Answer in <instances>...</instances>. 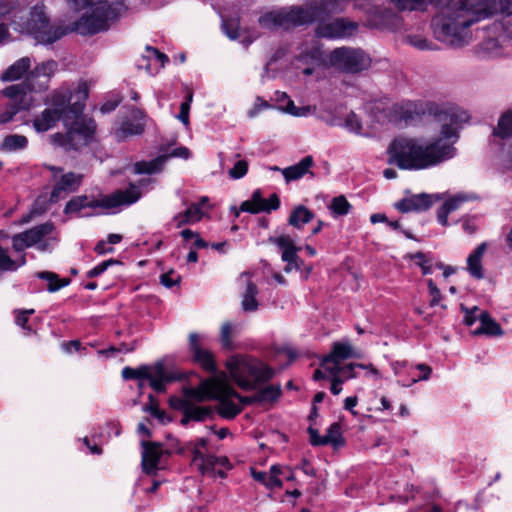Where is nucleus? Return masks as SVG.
<instances>
[{"label": "nucleus", "mask_w": 512, "mask_h": 512, "mask_svg": "<svg viewBox=\"0 0 512 512\" xmlns=\"http://www.w3.org/2000/svg\"><path fill=\"white\" fill-rule=\"evenodd\" d=\"M29 84H13L2 90L3 96L9 99L3 111L0 112V125L14 121L17 115L24 119L29 111L33 98L29 95Z\"/></svg>", "instance_id": "6e6552de"}, {"label": "nucleus", "mask_w": 512, "mask_h": 512, "mask_svg": "<svg viewBox=\"0 0 512 512\" xmlns=\"http://www.w3.org/2000/svg\"><path fill=\"white\" fill-rule=\"evenodd\" d=\"M232 380L244 390H254L273 376V371L255 358L236 355L226 362Z\"/></svg>", "instance_id": "423d86ee"}, {"label": "nucleus", "mask_w": 512, "mask_h": 512, "mask_svg": "<svg viewBox=\"0 0 512 512\" xmlns=\"http://www.w3.org/2000/svg\"><path fill=\"white\" fill-rule=\"evenodd\" d=\"M275 100L280 104V108L295 117H306L313 113L315 108L311 106H295L294 102L290 99V97L285 92L277 91L275 93Z\"/></svg>", "instance_id": "bb28decb"}, {"label": "nucleus", "mask_w": 512, "mask_h": 512, "mask_svg": "<svg viewBox=\"0 0 512 512\" xmlns=\"http://www.w3.org/2000/svg\"><path fill=\"white\" fill-rule=\"evenodd\" d=\"M31 67V59L29 57H22L10 65L1 75L3 82L15 81L27 73Z\"/></svg>", "instance_id": "473e14b6"}, {"label": "nucleus", "mask_w": 512, "mask_h": 512, "mask_svg": "<svg viewBox=\"0 0 512 512\" xmlns=\"http://www.w3.org/2000/svg\"><path fill=\"white\" fill-rule=\"evenodd\" d=\"M357 368L356 364L350 363L344 366H337V368L333 371H327L329 375H336L339 379H341L343 382L353 379L357 377V374L355 372V369Z\"/></svg>", "instance_id": "49530a36"}, {"label": "nucleus", "mask_w": 512, "mask_h": 512, "mask_svg": "<svg viewBox=\"0 0 512 512\" xmlns=\"http://www.w3.org/2000/svg\"><path fill=\"white\" fill-rule=\"evenodd\" d=\"M133 117L136 119V120H141V121H138L136 122L135 124H129L126 128H136V129H139V128H144L146 126H149L150 124L148 123L147 119H146V116L145 114L141 111V110H134L133 111Z\"/></svg>", "instance_id": "13d9d810"}, {"label": "nucleus", "mask_w": 512, "mask_h": 512, "mask_svg": "<svg viewBox=\"0 0 512 512\" xmlns=\"http://www.w3.org/2000/svg\"><path fill=\"white\" fill-rule=\"evenodd\" d=\"M427 285H428L429 293L432 296V299L430 301V305L431 306H436L439 303L440 299H441V292L437 288L436 284L433 282L432 279H429L427 281Z\"/></svg>", "instance_id": "4d7b16f0"}, {"label": "nucleus", "mask_w": 512, "mask_h": 512, "mask_svg": "<svg viewBox=\"0 0 512 512\" xmlns=\"http://www.w3.org/2000/svg\"><path fill=\"white\" fill-rule=\"evenodd\" d=\"M206 380H211L218 388L219 394L212 399L219 401L217 406L218 414L225 419H233L241 413V404L234 401V395L231 393L232 388L225 382V377H211Z\"/></svg>", "instance_id": "4468645a"}, {"label": "nucleus", "mask_w": 512, "mask_h": 512, "mask_svg": "<svg viewBox=\"0 0 512 512\" xmlns=\"http://www.w3.org/2000/svg\"><path fill=\"white\" fill-rule=\"evenodd\" d=\"M490 145L502 158L507 169H512V130H493Z\"/></svg>", "instance_id": "aec40b11"}, {"label": "nucleus", "mask_w": 512, "mask_h": 512, "mask_svg": "<svg viewBox=\"0 0 512 512\" xmlns=\"http://www.w3.org/2000/svg\"><path fill=\"white\" fill-rule=\"evenodd\" d=\"M231 393H233L234 397L238 400V404H241V410L244 406L251 404L256 401V394L253 396H241L239 393H237L233 388L231 390Z\"/></svg>", "instance_id": "0e129e2a"}, {"label": "nucleus", "mask_w": 512, "mask_h": 512, "mask_svg": "<svg viewBox=\"0 0 512 512\" xmlns=\"http://www.w3.org/2000/svg\"><path fill=\"white\" fill-rule=\"evenodd\" d=\"M117 263H118V261H116L114 259L105 260V261L101 262L100 264H98L97 266H95L94 268L90 269L87 272V277H89V278L97 277V276L101 275L104 271H106V269L109 266L117 264Z\"/></svg>", "instance_id": "603ef678"}, {"label": "nucleus", "mask_w": 512, "mask_h": 512, "mask_svg": "<svg viewBox=\"0 0 512 512\" xmlns=\"http://www.w3.org/2000/svg\"><path fill=\"white\" fill-rule=\"evenodd\" d=\"M207 444H208L207 439L199 438L194 442L191 441V442L187 443L186 448L184 449V448L179 447L178 440L173 438V439H171L169 453H172V452L183 453L185 450H187V451H190L194 457L196 450L203 451L204 449H206Z\"/></svg>", "instance_id": "a19ab883"}, {"label": "nucleus", "mask_w": 512, "mask_h": 512, "mask_svg": "<svg viewBox=\"0 0 512 512\" xmlns=\"http://www.w3.org/2000/svg\"><path fill=\"white\" fill-rule=\"evenodd\" d=\"M328 208L334 217H339L347 215L352 206L344 195H339L331 200Z\"/></svg>", "instance_id": "79ce46f5"}, {"label": "nucleus", "mask_w": 512, "mask_h": 512, "mask_svg": "<svg viewBox=\"0 0 512 512\" xmlns=\"http://www.w3.org/2000/svg\"><path fill=\"white\" fill-rule=\"evenodd\" d=\"M180 281V275H178L174 270H170L160 275V283L166 288H172L173 286L178 285Z\"/></svg>", "instance_id": "8fccbe9b"}, {"label": "nucleus", "mask_w": 512, "mask_h": 512, "mask_svg": "<svg viewBox=\"0 0 512 512\" xmlns=\"http://www.w3.org/2000/svg\"><path fill=\"white\" fill-rule=\"evenodd\" d=\"M247 171H248V163H247V161L239 160L229 170V175L233 179H240L244 175H246Z\"/></svg>", "instance_id": "3c124183"}, {"label": "nucleus", "mask_w": 512, "mask_h": 512, "mask_svg": "<svg viewBox=\"0 0 512 512\" xmlns=\"http://www.w3.org/2000/svg\"><path fill=\"white\" fill-rule=\"evenodd\" d=\"M329 60L333 67L352 74L366 70L371 63L369 56L363 50L351 47L334 49L330 53Z\"/></svg>", "instance_id": "1a4fd4ad"}, {"label": "nucleus", "mask_w": 512, "mask_h": 512, "mask_svg": "<svg viewBox=\"0 0 512 512\" xmlns=\"http://www.w3.org/2000/svg\"><path fill=\"white\" fill-rule=\"evenodd\" d=\"M328 377L331 378V387H330L331 393L334 395L340 394L342 391V384L344 382L341 379H339L335 374L334 375L328 374Z\"/></svg>", "instance_id": "774afa93"}, {"label": "nucleus", "mask_w": 512, "mask_h": 512, "mask_svg": "<svg viewBox=\"0 0 512 512\" xmlns=\"http://www.w3.org/2000/svg\"><path fill=\"white\" fill-rule=\"evenodd\" d=\"M433 119L442 123L441 128H451L452 125L466 124L471 119L468 110L454 103H437L434 101Z\"/></svg>", "instance_id": "ddd939ff"}, {"label": "nucleus", "mask_w": 512, "mask_h": 512, "mask_svg": "<svg viewBox=\"0 0 512 512\" xmlns=\"http://www.w3.org/2000/svg\"><path fill=\"white\" fill-rule=\"evenodd\" d=\"M192 461L198 467L201 474L206 475L211 474V472H215V467L218 465L219 457L196 450Z\"/></svg>", "instance_id": "72a5a7b5"}, {"label": "nucleus", "mask_w": 512, "mask_h": 512, "mask_svg": "<svg viewBox=\"0 0 512 512\" xmlns=\"http://www.w3.org/2000/svg\"><path fill=\"white\" fill-rule=\"evenodd\" d=\"M280 207V199L277 194H272L269 199H264L261 190L257 189L252 193L249 200L241 203L240 210L251 214L260 212L270 213Z\"/></svg>", "instance_id": "6ab92c4d"}, {"label": "nucleus", "mask_w": 512, "mask_h": 512, "mask_svg": "<svg viewBox=\"0 0 512 512\" xmlns=\"http://www.w3.org/2000/svg\"><path fill=\"white\" fill-rule=\"evenodd\" d=\"M326 444H332L335 447L343 444V437L341 433V426L339 423H333L327 430L324 436Z\"/></svg>", "instance_id": "de8ad7c7"}, {"label": "nucleus", "mask_w": 512, "mask_h": 512, "mask_svg": "<svg viewBox=\"0 0 512 512\" xmlns=\"http://www.w3.org/2000/svg\"><path fill=\"white\" fill-rule=\"evenodd\" d=\"M65 114L52 107L46 108L33 122V128H53L61 120L65 126Z\"/></svg>", "instance_id": "2f4dec72"}, {"label": "nucleus", "mask_w": 512, "mask_h": 512, "mask_svg": "<svg viewBox=\"0 0 512 512\" xmlns=\"http://www.w3.org/2000/svg\"><path fill=\"white\" fill-rule=\"evenodd\" d=\"M122 377L125 380H148L151 388L158 393L164 392L166 383L172 380V378L168 376L162 362H157L153 366L142 365L138 368L124 367Z\"/></svg>", "instance_id": "f8f14e48"}, {"label": "nucleus", "mask_w": 512, "mask_h": 512, "mask_svg": "<svg viewBox=\"0 0 512 512\" xmlns=\"http://www.w3.org/2000/svg\"><path fill=\"white\" fill-rule=\"evenodd\" d=\"M416 369H418L421 373L417 377H413L409 383H403L402 385L404 387H410L419 381H426L430 378L432 373L430 366L424 363H420L416 365Z\"/></svg>", "instance_id": "09e8293b"}, {"label": "nucleus", "mask_w": 512, "mask_h": 512, "mask_svg": "<svg viewBox=\"0 0 512 512\" xmlns=\"http://www.w3.org/2000/svg\"><path fill=\"white\" fill-rule=\"evenodd\" d=\"M240 281L246 284V289L242 299V308L244 311L253 312L258 308L256 295L258 293L257 287L250 280L249 273H243L240 276Z\"/></svg>", "instance_id": "c85d7f7f"}, {"label": "nucleus", "mask_w": 512, "mask_h": 512, "mask_svg": "<svg viewBox=\"0 0 512 512\" xmlns=\"http://www.w3.org/2000/svg\"><path fill=\"white\" fill-rule=\"evenodd\" d=\"M433 106L434 101H404L392 105L388 116L395 124L403 122L408 125L425 116L433 118Z\"/></svg>", "instance_id": "9b49d317"}, {"label": "nucleus", "mask_w": 512, "mask_h": 512, "mask_svg": "<svg viewBox=\"0 0 512 512\" xmlns=\"http://www.w3.org/2000/svg\"><path fill=\"white\" fill-rule=\"evenodd\" d=\"M28 140L23 135L12 134L4 138L0 144V150L3 152H16L27 147Z\"/></svg>", "instance_id": "58836bf2"}, {"label": "nucleus", "mask_w": 512, "mask_h": 512, "mask_svg": "<svg viewBox=\"0 0 512 512\" xmlns=\"http://www.w3.org/2000/svg\"><path fill=\"white\" fill-rule=\"evenodd\" d=\"M76 10L90 8L74 21L69 31L80 35H95L107 31L111 24L120 19L127 11L124 0L108 2L107 0H69ZM27 30L38 44L49 45L60 40L68 33V29L52 25L43 4H36L30 11Z\"/></svg>", "instance_id": "f257e3e1"}, {"label": "nucleus", "mask_w": 512, "mask_h": 512, "mask_svg": "<svg viewBox=\"0 0 512 512\" xmlns=\"http://www.w3.org/2000/svg\"><path fill=\"white\" fill-rule=\"evenodd\" d=\"M501 7L492 12L491 17L500 15L501 19L492 26L491 33L478 45V53L484 58H495L502 54L504 46L512 41V1L499 0Z\"/></svg>", "instance_id": "0eeeda50"}, {"label": "nucleus", "mask_w": 512, "mask_h": 512, "mask_svg": "<svg viewBox=\"0 0 512 512\" xmlns=\"http://www.w3.org/2000/svg\"><path fill=\"white\" fill-rule=\"evenodd\" d=\"M308 432L310 435V442L312 445H315V446L326 445L324 436H320L316 429L309 428Z\"/></svg>", "instance_id": "338daca9"}, {"label": "nucleus", "mask_w": 512, "mask_h": 512, "mask_svg": "<svg viewBox=\"0 0 512 512\" xmlns=\"http://www.w3.org/2000/svg\"><path fill=\"white\" fill-rule=\"evenodd\" d=\"M459 130H438L429 138L397 137L387 148L388 162L399 169L426 170L454 159Z\"/></svg>", "instance_id": "f03ea898"}, {"label": "nucleus", "mask_w": 512, "mask_h": 512, "mask_svg": "<svg viewBox=\"0 0 512 512\" xmlns=\"http://www.w3.org/2000/svg\"><path fill=\"white\" fill-rule=\"evenodd\" d=\"M281 388L277 385H269L259 390L256 393V401L258 402H273L279 398Z\"/></svg>", "instance_id": "c03bdc74"}, {"label": "nucleus", "mask_w": 512, "mask_h": 512, "mask_svg": "<svg viewBox=\"0 0 512 512\" xmlns=\"http://www.w3.org/2000/svg\"><path fill=\"white\" fill-rule=\"evenodd\" d=\"M357 357L358 354L348 342H336L331 352L322 359L321 367L325 371H333L341 365L342 361Z\"/></svg>", "instance_id": "412c9836"}, {"label": "nucleus", "mask_w": 512, "mask_h": 512, "mask_svg": "<svg viewBox=\"0 0 512 512\" xmlns=\"http://www.w3.org/2000/svg\"><path fill=\"white\" fill-rule=\"evenodd\" d=\"M37 276L48 281L49 292H56L70 283L68 279H59L58 275L53 272H39Z\"/></svg>", "instance_id": "37998d69"}, {"label": "nucleus", "mask_w": 512, "mask_h": 512, "mask_svg": "<svg viewBox=\"0 0 512 512\" xmlns=\"http://www.w3.org/2000/svg\"><path fill=\"white\" fill-rule=\"evenodd\" d=\"M345 128H362L358 116L352 111L345 118Z\"/></svg>", "instance_id": "69168bd1"}, {"label": "nucleus", "mask_w": 512, "mask_h": 512, "mask_svg": "<svg viewBox=\"0 0 512 512\" xmlns=\"http://www.w3.org/2000/svg\"><path fill=\"white\" fill-rule=\"evenodd\" d=\"M58 64L54 60H48L38 64L20 84H29V95L32 92L44 91L48 88L50 78L57 70Z\"/></svg>", "instance_id": "f3484780"}, {"label": "nucleus", "mask_w": 512, "mask_h": 512, "mask_svg": "<svg viewBox=\"0 0 512 512\" xmlns=\"http://www.w3.org/2000/svg\"><path fill=\"white\" fill-rule=\"evenodd\" d=\"M152 61L159 62L160 67L163 68L165 66V63L169 61V58L166 54L160 52L158 49L151 46H147L146 55L142 57L141 62L138 61L137 66L138 68L145 67V69L148 72H150V66Z\"/></svg>", "instance_id": "c9c22d12"}, {"label": "nucleus", "mask_w": 512, "mask_h": 512, "mask_svg": "<svg viewBox=\"0 0 512 512\" xmlns=\"http://www.w3.org/2000/svg\"><path fill=\"white\" fill-rule=\"evenodd\" d=\"M141 197L138 186L130 184L126 190H117L110 195H81L73 197L65 207V213H80L83 209L89 208L92 213H84L82 216L99 215L122 205H131Z\"/></svg>", "instance_id": "39448f33"}, {"label": "nucleus", "mask_w": 512, "mask_h": 512, "mask_svg": "<svg viewBox=\"0 0 512 512\" xmlns=\"http://www.w3.org/2000/svg\"><path fill=\"white\" fill-rule=\"evenodd\" d=\"M74 96L76 101L70 105L73 94L68 88L61 87L51 93L46 104L65 114V128H96L95 120L83 113L88 98L86 84H80L74 91Z\"/></svg>", "instance_id": "20e7f679"}, {"label": "nucleus", "mask_w": 512, "mask_h": 512, "mask_svg": "<svg viewBox=\"0 0 512 512\" xmlns=\"http://www.w3.org/2000/svg\"><path fill=\"white\" fill-rule=\"evenodd\" d=\"M161 154L150 161H139L134 165L135 174H155L163 170V167L170 157L189 159L191 152L187 147L181 146L174 148L171 152L160 148Z\"/></svg>", "instance_id": "2eb2a0df"}, {"label": "nucleus", "mask_w": 512, "mask_h": 512, "mask_svg": "<svg viewBox=\"0 0 512 512\" xmlns=\"http://www.w3.org/2000/svg\"><path fill=\"white\" fill-rule=\"evenodd\" d=\"M232 325L228 322L222 324L221 326V343L224 348L231 349L232 348Z\"/></svg>", "instance_id": "864d4df0"}, {"label": "nucleus", "mask_w": 512, "mask_h": 512, "mask_svg": "<svg viewBox=\"0 0 512 512\" xmlns=\"http://www.w3.org/2000/svg\"><path fill=\"white\" fill-rule=\"evenodd\" d=\"M82 182V175L75 174L72 172L63 174L60 179L56 182L52 192L50 200L52 202H57L60 198L63 197L62 194H67L72 191H75Z\"/></svg>", "instance_id": "a878e982"}, {"label": "nucleus", "mask_w": 512, "mask_h": 512, "mask_svg": "<svg viewBox=\"0 0 512 512\" xmlns=\"http://www.w3.org/2000/svg\"><path fill=\"white\" fill-rule=\"evenodd\" d=\"M476 197L472 193H458L448 198L437 211V220L442 226L448 225L450 213L458 210L465 202L472 201Z\"/></svg>", "instance_id": "393cba45"}, {"label": "nucleus", "mask_w": 512, "mask_h": 512, "mask_svg": "<svg viewBox=\"0 0 512 512\" xmlns=\"http://www.w3.org/2000/svg\"><path fill=\"white\" fill-rule=\"evenodd\" d=\"M199 335L191 333L189 335V348L192 353L193 360L201 365L206 371L210 373L216 372V363L213 354L202 348L199 343Z\"/></svg>", "instance_id": "b1692460"}, {"label": "nucleus", "mask_w": 512, "mask_h": 512, "mask_svg": "<svg viewBox=\"0 0 512 512\" xmlns=\"http://www.w3.org/2000/svg\"><path fill=\"white\" fill-rule=\"evenodd\" d=\"M496 128H512V107L501 114Z\"/></svg>", "instance_id": "bf43d9fd"}, {"label": "nucleus", "mask_w": 512, "mask_h": 512, "mask_svg": "<svg viewBox=\"0 0 512 512\" xmlns=\"http://www.w3.org/2000/svg\"><path fill=\"white\" fill-rule=\"evenodd\" d=\"M480 327L474 331V334H485L489 336H500L503 331L500 325L494 321L487 312L479 314Z\"/></svg>", "instance_id": "f704fd0d"}, {"label": "nucleus", "mask_w": 512, "mask_h": 512, "mask_svg": "<svg viewBox=\"0 0 512 512\" xmlns=\"http://www.w3.org/2000/svg\"><path fill=\"white\" fill-rule=\"evenodd\" d=\"M142 468L147 475H154L160 469L161 458L164 454L162 446L158 443L142 442Z\"/></svg>", "instance_id": "4be33fe9"}, {"label": "nucleus", "mask_w": 512, "mask_h": 512, "mask_svg": "<svg viewBox=\"0 0 512 512\" xmlns=\"http://www.w3.org/2000/svg\"><path fill=\"white\" fill-rule=\"evenodd\" d=\"M192 101V94H189L187 100L182 102L180 105V112L177 115V118L184 124H189V110H190V102Z\"/></svg>", "instance_id": "6e6d98bb"}, {"label": "nucleus", "mask_w": 512, "mask_h": 512, "mask_svg": "<svg viewBox=\"0 0 512 512\" xmlns=\"http://www.w3.org/2000/svg\"><path fill=\"white\" fill-rule=\"evenodd\" d=\"M34 313L33 309L23 310L17 313L16 315V324L21 326L23 329L31 331L29 327L26 326L28 318L31 314Z\"/></svg>", "instance_id": "052dcab7"}, {"label": "nucleus", "mask_w": 512, "mask_h": 512, "mask_svg": "<svg viewBox=\"0 0 512 512\" xmlns=\"http://www.w3.org/2000/svg\"><path fill=\"white\" fill-rule=\"evenodd\" d=\"M487 249L485 242L478 245L475 250L467 258V269L471 276L477 279L484 277L482 269V257Z\"/></svg>", "instance_id": "7c9ffc66"}, {"label": "nucleus", "mask_w": 512, "mask_h": 512, "mask_svg": "<svg viewBox=\"0 0 512 512\" xmlns=\"http://www.w3.org/2000/svg\"><path fill=\"white\" fill-rule=\"evenodd\" d=\"M150 404L145 407V411L150 412L153 416L163 420L165 413L161 411L154 402L153 395H149Z\"/></svg>", "instance_id": "e2e57ef3"}, {"label": "nucleus", "mask_w": 512, "mask_h": 512, "mask_svg": "<svg viewBox=\"0 0 512 512\" xmlns=\"http://www.w3.org/2000/svg\"><path fill=\"white\" fill-rule=\"evenodd\" d=\"M95 130H66L51 136L52 142L65 150H79L94 139Z\"/></svg>", "instance_id": "dca6fc26"}, {"label": "nucleus", "mask_w": 512, "mask_h": 512, "mask_svg": "<svg viewBox=\"0 0 512 512\" xmlns=\"http://www.w3.org/2000/svg\"><path fill=\"white\" fill-rule=\"evenodd\" d=\"M275 243L281 249L282 260L286 262L284 271L289 273L294 269H299V259L297 251L300 249L295 246L294 241L288 235H281L275 239Z\"/></svg>", "instance_id": "5701e85b"}, {"label": "nucleus", "mask_w": 512, "mask_h": 512, "mask_svg": "<svg viewBox=\"0 0 512 512\" xmlns=\"http://www.w3.org/2000/svg\"><path fill=\"white\" fill-rule=\"evenodd\" d=\"M54 230L52 223L37 225L27 231L15 234L12 237V247L17 252L36 246L38 250L45 252L51 249V234Z\"/></svg>", "instance_id": "9d476101"}, {"label": "nucleus", "mask_w": 512, "mask_h": 512, "mask_svg": "<svg viewBox=\"0 0 512 512\" xmlns=\"http://www.w3.org/2000/svg\"><path fill=\"white\" fill-rule=\"evenodd\" d=\"M142 131L143 130H132V129H129V130H115L114 138L117 141H126L130 137H133V136H136V135H140Z\"/></svg>", "instance_id": "680f3d73"}, {"label": "nucleus", "mask_w": 512, "mask_h": 512, "mask_svg": "<svg viewBox=\"0 0 512 512\" xmlns=\"http://www.w3.org/2000/svg\"><path fill=\"white\" fill-rule=\"evenodd\" d=\"M217 386L211 380H202L197 387H184L182 396H171L169 405L175 410L183 413L181 419L182 425H187L190 421L202 422L213 413L210 407L198 406L206 400H211L219 394Z\"/></svg>", "instance_id": "7ed1b4c3"}, {"label": "nucleus", "mask_w": 512, "mask_h": 512, "mask_svg": "<svg viewBox=\"0 0 512 512\" xmlns=\"http://www.w3.org/2000/svg\"><path fill=\"white\" fill-rule=\"evenodd\" d=\"M406 41L418 50H436L437 45L421 35H408Z\"/></svg>", "instance_id": "a18cd8bd"}, {"label": "nucleus", "mask_w": 512, "mask_h": 512, "mask_svg": "<svg viewBox=\"0 0 512 512\" xmlns=\"http://www.w3.org/2000/svg\"><path fill=\"white\" fill-rule=\"evenodd\" d=\"M204 216L203 210L200 209V204H191L184 213H180L175 217L177 227H181L186 224L196 223L201 220Z\"/></svg>", "instance_id": "e433bc0d"}, {"label": "nucleus", "mask_w": 512, "mask_h": 512, "mask_svg": "<svg viewBox=\"0 0 512 512\" xmlns=\"http://www.w3.org/2000/svg\"><path fill=\"white\" fill-rule=\"evenodd\" d=\"M282 474H284V471L277 465L271 466L269 473L264 471H252L253 478L269 489L280 488L282 486V481L279 479V476Z\"/></svg>", "instance_id": "cd10ccee"}, {"label": "nucleus", "mask_w": 512, "mask_h": 512, "mask_svg": "<svg viewBox=\"0 0 512 512\" xmlns=\"http://www.w3.org/2000/svg\"><path fill=\"white\" fill-rule=\"evenodd\" d=\"M26 259L22 255L19 260H13L7 250L0 246V274L4 272L16 271L19 267L25 265Z\"/></svg>", "instance_id": "ea45409f"}, {"label": "nucleus", "mask_w": 512, "mask_h": 512, "mask_svg": "<svg viewBox=\"0 0 512 512\" xmlns=\"http://www.w3.org/2000/svg\"><path fill=\"white\" fill-rule=\"evenodd\" d=\"M313 163V157L306 156L297 164L283 168L281 170V173L284 176L287 183L295 181L302 178L306 173H308Z\"/></svg>", "instance_id": "c756f323"}, {"label": "nucleus", "mask_w": 512, "mask_h": 512, "mask_svg": "<svg viewBox=\"0 0 512 512\" xmlns=\"http://www.w3.org/2000/svg\"><path fill=\"white\" fill-rule=\"evenodd\" d=\"M438 200V196L428 193L408 194L395 203V208L402 213L424 212Z\"/></svg>", "instance_id": "a211bd4d"}, {"label": "nucleus", "mask_w": 512, "mask_h": 512, "mask_svg": "<svg viewBox=\"0 0 512 512\" xmlns=\"http://www.w3.org/2000/svg\"><path fill=\"white\" fill-rule=\"evenodd\" d=\"M314 218V213L303 205H299L291 212L288 222L295 228H301Z\"/></svg>", "instance_id": "4c0bfd02"}, {"label": "nucleus", "mask_w": 512, "mask_h": 512, "mask_svg": "<svg viewBox=\"0 0 512 512\" xmlns=\"http://www.w3.org/2000/svg\"><path fill=\"white\" fill-rule=\"evenodd\" d=\"M461 311L464 313V322L467 326H472L479 319V315H477L479 308L477 306L469 309L461 305Z\"/></svg>", "instance_id": "5fc2aeb1"}]
</instances>
